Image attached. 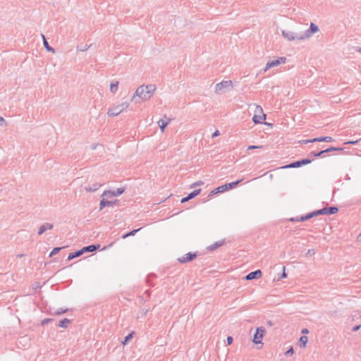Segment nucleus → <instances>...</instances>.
<instances>
[{
	"label": "nucleus",
	"instance_id": "4c0bfd02",
	"mask_svg": "<svg viewBox=\"0 0 361 361\" xmlns=\"http://www.w3.org/2000/svg\"><path fill=\"white\" fill-rule=\"evenodd\" d=\"M6 121L4 120V118L3 117H0V126H6Z\"/></svg>",
	"mask_w": 361,
	"mask_h": 361
},
{
	"label": "nucleus",
	"instance_id": "20e7f679",
	"mask_svg": "<svg viewBox=\"0 0 361 361\" xmlns=\"http://www.w3.org/2000/svg\"><path fill=\"white\" fill-rule=\"evenodd\" d=\"M266 119V114H264L262 108L259 105H255V114L252 117V121L255 123H262Z\"/></svg>",
	"mask_w": 361,
	"mask_h": 361
},
{
	"label": "nucleus",
	"instance_id": "6e6d98bb",
	"mask_svg": "<svg viewBox=\"0 0 361 361\" xmlns=\"http://www.w3.org/2000/svg\"><path fill=\"white\" fill-rule=\"evenodd\" d=\"M23 255H18V257H23Z\"/></svg>",
	"mask_w": 361,
	"mask_h": 361
},
{
	"label": "nucleus",
	"instance_id": "a878e982",
	"mask_svg": "<svg viewBox=\"0 0 361 361\" xmlns=\"http://www.w3.org/2000/svg\"><path fill=\"white\" fill-rule=\"evenodd\" d=\"M98 247H99V245L96 246V245H89V246L83 247L82 249V250H83V253L87 251V252H93V251L96 250Z\"/></svg>",
	"mask_w": 361,
	"mask_h": 361
},
{
	"label": "nucleus",
	"instance_id": "2f4dec72",
	"mask_svg": "<svg viewBox=\"0 0 361 361\" xmlns=\"http://www.w3.org/2000/svg\"><path fill=\"white\" fill-rule=\"evenodd\" d=\"M61 247H54L52 251L51 252L50 255H49V257H52L55 255H56L60 250H61Z\"/></svg>",
	"mask_w": 361,
	"mask_h": 361
},
{
	"label": "nucleus",
	"instance_id": "9b49d317",
	"mask_svg": "<svg viewBox=\"0 0 361 361\" xmlns=\"http://www.w3.org/2000/svg\"><path fill=\"white\" fill-rule=\"evenodd\" d=\"M338 208L336 207H324L322 209L314 211L315 216L320 214H334L338 212Z\"/></svg>",
	"mask_w": 361,
	"mask_h": 361
},
{
	"label": "nucleus",
	"instance_id": "0eeeda50",
	"mask_svg": "<svg viewBox=\"0 0 361 361\" xmlns=\"http://www.w3.org/2000/svg\"><path fill=\"white\" fill-rule=\"evenodd\" d=\"M124 188H119L115 190H105L101 195V197H106V198H111L112 197H118L124 192Z\"/></svg>",
	"mask_w": 361,
	"mask_h": 361
},
{
	"label": "nucleus",
	"instance_id": "4be33fe9",
	"mask_svg": "<svg viewBox=\"0 0 361 361\" xmlns=\"http://www.w3.org/2000/svg\"><path fill=\"white\" fill-rule=\"evenodd\" d=\"M315 216L314 212H311L305 216H300L299 219H297V221H305L306 220H308Z\"/></svg>",
	"mask_w": 361,
	"mask_h": 361
},
{
	"label": "nucleus",
	"instance_id": "9d476101",
	"mask_svg": "<svg viewBox=\"0 0 361 361\" xmlns=\"http://www.w3.org/2000/svg\"><path fill=\"white\" fill-rule=\"evenodd\" d=\"M311 162H312L311 159H302L300 161L293 162L288 165L282 166L281 169L298 168V167L302 166V165H306V164H310Z\"/></svg>",
	"mask_w": 361,
	"mask_h": 361
},
{
	"label": "nucleus",
	"instance_id": "2eb2a0df",
	"mask_svg": "<svg viewBox=\"0 0 361 361\" xmlns=\"http://www.w3.org/2000/svg\"><path fill=\"white\" fill-rule=\"evenodd\" d=\"M262 276V271L260 270H256L255 271H252L250 273H249L247 275H246L245 276V279L246 280H252V279H259Z\"/></svg>",
	"mask_w": 361,
	"mask_h": 361
},
{
	"label": "nucleus",
	"instance_id": "49530a36",
	"mask_svg": "<svg viewBox=\"0 0 361 361\" xmlns=\"http://www.w3.org/2000/svg\"><path fill=\"white\" fill-rule=\"evenodd\" d=\"M188 200H190V199H188V196L185 197H183L182 200H181V202L183 203V202H188Z\"/></svg>",
	"mask_w": 361,
	"mask_h": 361
},
{
	"label": "nucleus",
	"instance_id": "f257e3e1",
	"mask_svg": "<svg viewBox=\"0 0 361 361\" xmlns=\"http://www.w3.org/2000/svg\"><path fill=\"white\" fill-rule=\"evenodd\" d=\"M156 89V85L153 84L140 85L135 90L131 101L135 103H139L140 101H140H147L154 95Z\"/></svg>",
	"mask_w": 361,
	"mask_h": 361
},
{
	"label": "nucleus",
	"instance_id": "7ed1b4c3",
	"mask_svg": "<svg viewBox=\"0 0 361 361\" xmlns=\"http://www.w3.org/2000/svg\"><path fill=\"white\" fill-rule=\"evenodd\" d=\"M233 82L231 80H223L215 85V92L216 94H222L226 91H229L233 88Z\"/></svg>",
	"mask_w": 361,
	"mask_h": 361
},
{
	"label": "nucleus",
	"instance_id": "473e14b6",
	"mask_svg": "<svg viewBox=\"0 0 361 361\" xmlns=\"http://www.w3.org/2000/svg\"><path fill=\"white\" fill-rule=\"evenodd\" d=\"M53 319H49V318H47V319H43L42 322H41V324L42 326H44L46 324H47L48 323H49L50 322H51Z\"/></svg>",
	"mask_w": 361,
	"mask_h": 361
},
{
	"label": "nucleus",
	"instance_id": "7c9ffc66",
	"mask_svg": "<svg viewBox=\"0 0 361 361\" xmlns=\"http://www.w3.org/2000/svg\"><path fill=\"white\" fill-rule=\"evenodd\" d=\"M141 229V228H138V229H135V230H133L132 231H130V233H126L124 236H123V238H126L128 236H132V235H134L137 231H139Z\"/></svg>",
	"mask_w": 361,
	"mask_h": 361
},
{
	"label": "nucleus",
	"instance_id": "603ef678",
	"mask_svg": "<svg viewBox=\"0 0 361 361\" xmlns=\"http://www.w3.org/2000/svg\"><path fill=\"white\" fill-rule=\"evenodd\" d=\"M357 241L361 242V233L357 238Z\"/></svg>",
	"mask_w": 361,
	"mask_h": 361
},
{
	"label": "nucleus",
	"instance_id": "39448f33",
	"mask_svg": "<svg viewBox=\"0 0 361 361\" xmlns=\"http://www.w3.org/2000/svg\"><path fill=\"white\" fill-rule=\"evenodd\" d=\"M281 34L282 36L288 41L303 40L302 34H296L290 30H283Z\"/></svg>",
	"mask_w": 361,
	"mask_h": 361
},
{
	"label": "nucleus",
	"instance_id": "c03bdc74",
	"mask_svg": "<svg viewBox=\"0 0 361 361\" xmlns=\"http://www.w3.org/2000/svg\"><path fill=\"white\" fill-rule=\"evenodd\" d=\"M88 49H89V46L85 45V46H84V47H82V49H80V51H87Z\"/></svg>",
	"mask_w": 361,
	"mask_h": 361
},
{
	"label": "nucleus",
	"instance_id": "864d4df0",
	"mask_svg": "<svg viewBox=\"0 0 361 361\" xmlns=\"http://www.w3.org/2000/svg\"><path fill=\"white\" fill-rule=\"evenodd\" d=\"M297 219H299L298 217H296V218H292L290 219V220L292 221H297Z\"/></svg>",
	"mask_w": 361,
	"mask_h": 361
},
{
	"label": "nucleus",
	"instance_id": "c85d7f7f",
	"mask_svg": "<svg viewBox=\"0 0 361 361\" xmlns=\"http://www.w3.org/2000/svg\"><path fill=\"white\" fill-rule=\"evenodd\" d=\"M134 333L132 332L130 334H128L127 336L125 337L124 340L122 341L123 345H126L133 337Z\"/></svg>",
	"mask_w": 361,
	"mask_h": 361
},
{
	"label": "nucleus",
	"instance_id": "bb28decb",
	"mask_svg": "<svg viewBox=\"0 0 361 361\" xmlns=\"http://www.w3.org/2000/svg\"><path fill=\"white\" fill-rule=\"evenodd\" d=\"M242 181V180H236L235 182H232V183H226V186H227V190H231V189H233L235 187H236L240 182Z\"/></svg>",
	"mask_w": 361,
	"mask_h": 361
},
{
	"label": "nucleus",
	"instance_id": "b1692460",
	"mask_svg": "<svg viewBox=\"0 0 361 361\" xmlns=\"http://www.w3.org/2000/svg\"><path fill=\"white\" fill-rule=\"evenodd\" d=\"M308 342V338L305 336H302L300 337L299 340V345L301 348H305Z\"/></svg>",
	"mask_w": 361,
	"mask_h": 361
},
{
	"label": "nucleus",
	"instance_id": "3c124183",
	"mask_svg": "<svg viewBox=\"0 0 361 361\" xmlns=\"http://www.w3.org/2000/svg\"><path fill=\"white\" fill-rule=\"evenodd\" d=\"M308 333H309V330L307 329H303L302 330V334H307Z\"/></svg>",
	"mask_w": 361,
	"mask_h": 361
},
{
	"label": "nucleus",
	"instance_id": "4468645a",
	"mask_svg": "<svg viewBox=\"0 0 361 361\" xmlns=\"http://www.w3.org/2000/svg\"><path fill=\"white\" fill-rule=\"evenodd\" d=\"M339 150H343V148H338V147H331L330 148H328L326 149H324V150H322L319 152H317V153H315V152H311V156H314V157H320L322 156L324 153H326V152H334V151H339Z\"/></svg>",
	"mask_w": 361,
	"mask_h": 361
},
{
	"label": "nucleus",
	"instance_id": "412c9836",
	"mask_svg": "<svg viewBox=\"0 0 361 361\" xmlns=\"http://www.w3.org/2000/svg\"><path fill=\"white\" fill-rule=\"evenodd\" d=\"M226 190H227V186L225 184V185L219 186L218 188H216L214 190H213L212 191V194H216V193H219V192H223L226 191Z\"/></svg>",
	"mask_w": 361,
	"mask_h": 361
},
{
	"label": "nucleus",
	"instance_id": "ea45409f",
	"mask_svg": "<svg viewBox=\"0 0 361 361\" xmlns=\"http://www.w3.org/2000/svg\"><path fill=\"white\" fill-rule=\"evenodd\" d=\"M66 311H67V310H66H66L60 309V310H59L56 312V314H62V313L66 312Z\"/></svg>",
	"mask_w": 361,
	"mask_h": 361
},
{
	"label": "nucleus",
	"instance_id": "4d7b16f0",
	"mask_svg": "<svg viewBox=\"0 0 361 361\" xmlns=\"http://www.w3.org/2000/svg\"><path fill=\"white\" fill-rule=\"evenodd\" d=\"M163 119H164V121H166V119L165 118V117Z\"/></svg>",
	"mask_w": 361,
	"mask_h": 361
},
{
	"label": "nucleus",
	"instance_id": "c756f323",
	"mask_svg": "<svg viewBox=\"0 0 361 361\" xmlns=\"http://www.w3.org/2000/svg\"><path fill=\"white\" fill-rule=\"evenodd\" d=\"M200 191H201L200 189L195 190L193 192H192L191 193H190L188 195V199L191 200V199L194 198L195 197H196L197 195L200 194Z\"/></svg>",
	"mask_w": 361,
	"mask_h": 361
},
{
	"label": "nucleus",
	"instance_id": "f8f14e48",
	"mask_svg": "<svg viewBox=\"0 0 361 361\" xmlns=\"http://www.w3.org/2000/svg\"><path fill=\"white\" fill-rule=\"evenodd\" d=\"M196 257H197L196 253L188 252V253L185 254V255L182 256L181 257H179L178 259V261L181 264H185L188 262L192 261Z\"/></svg>",
	"mask_w": 361,
	"mask_h": 361
},
{
	"label": "nucleus",
	"instance_id": "423d86ee",
	"mask_svg": "<svg viewBox=\"0 0 361 361\" xmlns=\"http://www.w3.org/2000/svg\"><path fill=\"white\" fill-rule=\"evenodd\" d=\"M266 333V329L264 326L257 327L256 332L254 335L252 342L255 344L262 343V340Z\"/></svg>",
	"mask_w": 361,
	"mask_h": 361
},
{
	"label": "nucleus",
	"instance_id": "8fccbe9b",
	"mask_svg": "<svg viewBox=\"0 0 361 361\" xmlns=\"http://www.w3.org/2000/svg\"><path fill=\"white\" fill-rule=\"evenodd\" d=\"M357 140H355V141H349V142H345V144H352V145H355L356 143H357Z\"/></svg>",
	"mask_w": 361,
	"mask_h": 361
},
{
	"label": "nucleus",
	"instance_id": "f3484780",
	"mask_svg": "<svg viewBox=\"0 0 361 361\" xmlns=\"http://www.w3.org/2000/svg\"><path fill=\"white\" fill-rule=\"evenodd\" d=\"M52 228H53V225L51 224L45 223L39 227V231H38V235H42L47 230H51Z\"/></svg>",
	"mask_w": 361,
	"mask_h": 361
},
{
	"label": "nucleus",
	"instance_id": "a19ab883",
	"mask_svg": "<svg viewBox=\"0 0 361 361\" xmlns=\"http://www.w3.org/2000/svg\"><path fill=\"white\" fill-rule=\"evenodd\" d=\"M226 340L228 345L231 344L233 342V338L231 336H228Z\"/></svg>",
	"mask_w": 361,
	"mask_h": 361
},
{
	"label": "nucleus",
	"instance_id": "6ab92c4d",
	"mask_svg": "<svg viewBox=\"0 0 361 361\" xmlns=\"http://www.w3.org/2000/svg\"><path fill=\"white\" fill-rule=\"evenodd\" d=\"M82 254H83V250H78L76 252H71V253H69V255L68 256V259L71 260L75 257H78L82 255Z\"/></svg>",
	"mask_w": 361,
	"mask_h": 361
},
{
	"label": "nucleus",
	"instance_id": "aec40b11",
	"mask_svg": "<svg viewBox=\"0 0 361 361\" xmlns=\"http://www.w3.org/2000/svg\"><path fill=\"white\" fill-rule=\"evenodd\" d=\"M42 37L43 39V44H44V46L45 47V49L48 51H50L51 53H54L55 52V50L54 48L51 47L47 41V39L45 37V36L44 35H42Z\"/></svg>",
	"mask_w": 361,
	"mask_h": 361
},
{
	"label": "nucleus",
	"instance_id": "58836bf2",
	"mask_svg": "<svg viewBox=\"0 0 361 361\" xmlns=\"http://www.w3.org/2000/svg\"><path fill=\"white\" fill-rule=\"evenodd\" d=\"M333 140V138L329 136L324 137V142H331Z\"/></svg>",
	"mask_w": 361,
	"mask_h": 361
},
{
	"label": "nucleus",
	"instance_id": "5701e85b",
	"mask_svg": "<svg viewBox=\"0 0 361 361\" xmlns=\"http://www.w3.org/2000/svg\"><path fill=\"white\" fill-rule=\"evenodd\" d=\"M224 243V240L216 242L214 244H212L210 246H209L208 249L209 250H211V251H213V250H216V248H218V247H221V245H223Z\"/></svg>",
	"mask_w": 361,
	"mask_h": 361
},
{
	"label": "nucleus",
	"instance_id": "79ce46f5",
	"mask_svg": "<svg viewBox=\"0 0 361 361\" xmlns=\"http://www.w3.org/2000/svg\"><path fill=\"white\" fill-rule=\"evenodd\" d=\"M219 130H216L212 135V137H217L219 135Z\"/></svg>",
	"mask_w": 361,
	"mask_h": 361
},
{
	"label": "nucleus",
	"instance_id": "de8ad7c7",
	"mask_svg": "<svg viewBox=\"0 0 361 361\" xmlns=\"http://www.w3.org/2000/svg\"><path fill=\"white\" fill-rule=\"evenodd\" d=\"M283 274L281 275V278H286L287 275H286V274L285 272V267H283Z\"/></svg>",
	"mask_w": 361,
	"mask_h": 361
},
{
	"label": "nucleus",
	"instance_id": "c9c22d12",
	"mask_svg": "<svg viewBox=\"0 0 361 361\" xmlns=\"http://www.w3.org/2000/svg\"><path fill=\"white\" fill-rule=\"evenodd\" d=\"M294 353L293 351V348L291 347L290 349H288L286 352V355H293Z\"/></svg>",
	"mask_w": 361,
	"mask_h": 361
},
{
	"label": "nucleus",
	"instance_id": "6e6552de",
	"mask_svg": "<svg viewBox=\"0 0 361 361\" xmlns=\"http://www.w3.org/2000/svg\"><path fill=\"white\" fill-rule=\"evenodd\" d=\"M286 59L285 57H279L276 60L269 61L267 63L266 67L264 69V71L266 72L268 69H269L271 68L278 66L281 64H284L286 63Z\"/></svg>",
	"mask_w": 361,
	"mask_h": 361
},
{
	"label": "nucleus",
	"instance_id": "72a5a7b5",
	"mask_svg": "<svg viewBox=\"0 0 361 361\" xmlns=\"http://www.w3.org/2000/svg\"><path fill=\"white\" fill-rule=\"evenodd\" d=\"M263 147L259 145V146H256V145H250L247 147V150H250V149H261Z\"/></svg>",
	"mask_w": 361,
	"mask_h": 361
},
{
	"label": "nucleus",
	"instance_id": "cd10ccee",
	"mask_svg": "<svg viewBox=\"0 0 361 361\" xmlns=\"http://www.w3.org/2000/svg\"><path fill=\"white\" fill-rule=\"evenodd\" d=\"M71 323V320L68 319H63V320L60 321L59 322V326L62 328H66L68 325Z\"/></svg>",
	"mask_w": 361,
	"mask_h": 361
},
{
	"label": "nucleus",
	"instance_id": "f03ea898",
	"mask_svg": "<svg viewBox=\"0 0 361 361\" xmlns=\"http://www.w3.org/2000/svg\"><path fill=\"white\" fill-rule=\"evenodd\" d=\"M129 106L128 102H123L120 104H113L107 111V115L110 117H114L119 115Z\"/></svg>",
	"mask_w": 361,
	"mask_h": 361
},
{
	"label": "nucleus",
	"instance_id": "e433bc0d",
	"mask_svg": "<svg viewBox=\"0 0 361 361\" xmlns=\"http://www.w3.org/2000/svg\"><path fill=\"white\" fill-rule=\"evenodd\" d=\"M314 250H309L307 253H306V255L307 256H312L313 255H314Z\"/></svg>",
	"mask_w": 361,
	"mask_h": 361
},
{
	"label": "nucleus",
	"instance_id": "a211bd4d",
	"mask_svg": "<svg viewBox=\"0 0 361 361\" xmlns=\"http://www.w3.org/2000/svg\"><path fill=\"white\" fill-rule=\"evenodd\" d=\"M101 186V185L98 183H94L92 185H87L85 186V190L86 192H94Z\"/></svg>",
	"mask_w": 361,
	"mask_h": 361
},
{
	"label": "nucleus",
	"instance_id": "393cba45",
	"mask_svg": "<svg viewBox=\"0 0 361 361\" xmlns=\"http://www.w3.org/2000/svg\"><path fill=\"white\" fill-rule=\"evenodd\" d=\"M118 81H115L114 82H111L110 85V91L113 93H116L118 89Z\"/></svg>",
	"mask_w": 361,
	"mask_h": 361
},
{
	"label": "nucleus",
	"instance_id": "dca6fc26",
	"mask_svg": "<svg viewBox=\"0 0 361 361\" xmlns=\"http://www.w3.org/2000/svg\"><path fill=\"white\" fill-rule=\"evenodd\" d=\"M165 118L166 119V121H164V119H159L157 122L162 133L164 132L165 128L169 124L171 121V119L166 116H165Z\"/></svg>",
	"mask_w": 361,
	"mask_h": 361
},
{
	"label": "nucleus",
	"instance_id": "f704fd0d",
	"mask_svg": "<svg viewBox=\"0 0 361 361\" xmlns=\"http://www.w3.org/2000/svg\"><path fill=\"white\" fill-rule=\"evenodd\" d=\"M312 141H314V142H324V137H320L314 138V139L312 140Z\"/></svg>",
	"mask_w": 361,
	"mask_h": 361
},
{
	"label": "nucleus",
	"instance_id": "ddd939ff",
	"mask_svg": "<svg viewBox=\"0 0 361 361\" xmlns=\"http://www.w3.org/2000/svg\"><path fill=\"white\" fill-rule=\"evenodd\" d=\"M102 200L99 203V210H102L105 207H113L118 202V200L109 201L105 199L106 197H101Z\"/></svg>",
	"mask_w": 361,
	"mask_h": 361
},
{
	"label": "nucleus",
	"instance_id": "1a4fd4ad",
	"mask_svg": "<svg viewBox=\"0 0 361 361\" xmlns=\"http://www.w3.org/2000/svg\"><path fill=\"white\" fill-rule=\"evenodd\" d=\"M319 31V27L314 23H311L310 27L308 30H307L304 34H302L303 40L310 38L313 34Z\"/></svg>",
	"mask_w": 361,
	"mask_h": 361
},
{
	"label": "nucleus",
	"instance_id": "5fc2aeb1",
	"mask_svg": "<svg viewBox=\"0 0 361 361\" xmlns=\"http://www.w3.org/2000/svg\"><path fill=\"white\" fill-rule=\"evenodd\" d=\"M147 312V310H143V314H145Z\"/></svg>",
	"mask_w": 361,
	"mask_h": 361
},
{
	"label": "nucleus",
	"instance_id": "09e8293b",
	"mask_svg": "<svg viewBox=\"0 0 361 361\" xmlns=\"http://www.w3.org/2000/svg\"><path fill=\"white\" fill-rule=\"evenodd\" d=\"M302 142L305 144H307L310 142H314V141H312V140H302Z\"/></svg>",
	"mask_w": 361,
	"mask_h": 361
},
{
	"label": "nucleus",
	"instance_id": "a18cd8bd",
	"mask_svg": "<svg viewBox=\"0 0 361 361\" xmlns=\"http://www.w3.org/2000/svg\"><path fill=\"white\" fill-rule=\"evenodd\" d=\"M360 326H361L360 325H357V326H354L353 329V331H357V330L360 329Z\"/></svg>",
	"mask_w": 361,
	"mask_h": 361
},
{
	"label": "nucleus",
	"instance_id": "37998d69",
	"mask_svg": "<svg viewBox=\"0 0 361 361\" xmlns=\"http://www.w3.org/2000/svg\"><path fill=\"white\" fill-rule=\"evenodd\" d=\"M202 184H203V182H202V181L196 182V183H193V184L192 185V187H194V186H195V185H202Z\"/></svg>",
	"mask_w": 361,
	"mask_h": 361
}]
</instances>
